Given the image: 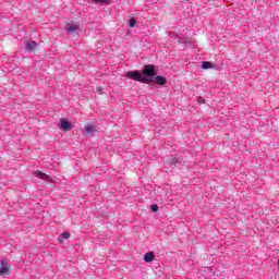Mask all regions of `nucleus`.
Returning a JSON list of instances; mask_svg holds the SVG:
<instances>
[{"label":"nucleus","mask_w":279,"mask_h":279,"mask_svg":"<svg viewBox=\"0 0 279 279\" xmlns=\"http://www.w3.org/2000/svg\"><path fill=\"white\" fill-rule=\"evenodd\" d=\"M205 101H206V100H204L203 97H198V98H197V102H198V104H204Z\"/></svg>","instance_id":"16"},{"label":"nucleus","mask_w":279,"mask_h":279,"mask_svg":"<svg viewBox=\"0 0 279 279\" xmlns=\"http://www.w3.org/2000/svg\"><path fill=\"white\" fill-rule=\"evenodd\" d=\"M60 130H63V132H69L70 130H73V124H71V122H69L66 119L61 118Z\"/></svg>","instance_id":"3"},{"label":"nucleus","mask_w":279,"mask_h":279,"mask_svg":"<svg viewBox=\"0 0 279 279\" xmlns=\"http://www.w3.org/2000/svg\"><path fill=\"white\" fill-rule=\"evenodd\" d=\"M34 175L36 178H39V180H45L46 182H53V178H51L50 175H48L45 172H41L39 170L35 171Z\"/></svg>","instance_id":"4"},{"label":"nucleus","mask_w":279,"mask_h":279,"mask_svg":"<svg viewBox=\"0 0 279 279\" xmlns=\"http://www.w3.org/2000/svg\"><path fill=\"white\" fill-rule=\"evenodd\" d=\"M77 29H80V26L74 23H68L65 26L68 34H74V32H77Z\"/></svg>","instance_id":"5"},{"label":"nucleus","mask_w":279,"mask_h":279,"mask_svg":"<svg viewBox=\"0 0 279 279\" xmlns=\"http://www.w3.org/2000/svg\"><path fill=\"white\" fill-rule=\"evenodd\" d=\"M129 80H135V82H141V84H151V77L141 75L138 71H129L125 74Z\"/></svg>","instance_id":"1"},{"label":"nucleus","mask_w":279,"mask_h":279,"mask_svg":"<svg viewBox=\"0 0 279 279\" xmlns=\"http://www.w3.org/2000/svg\"><path fill=\"white\" fill-rule=\"evenodd\" d=\"M155 84H158L159 86H165L167 84V78L165 76H156L155 77Z\"/></svg>","instance_id":"8"},{"label":"nucleus","mask_w":279,"mask_h":279,"mask_svg":"<svg viewBox=\"0 0 279 279\" xmlns=\"http://www.w3.org/2000/svg\"><path fill=\"white\" fill-rule=\"evenodd\" d=\"M151 210H153V213H157V210H158V205H151Z\"/></svg>","instance_id":"15"},{"label":"nucleus","mask_w":279,"mask_h":279,"mask_svg":"<svg viewBox=\"0 0 279 279\" xmlns=\"http://www.w3.org/2000/svg\"><path fill=\"white\" fill-rule=\"evenodd\" d=\"M9 269V265L5 260L0 262V276H3Z\"/></svg>","instance_id":"7"},{"label":"nucleus","mask_w":279,"mask_h":279,"mask_svg":"<svg viewBox=\"0 0 279 279\" xmlns=\"http://www.w3.org/2000/svg\"><path fill=\"white\" fill-rule=\"evenodd\" d=\"M202 69H213V63L210 61H204L202 63Z\"/></svg>","instance_id":"10"},{"label":"nucleus","mask_w":279,"mask_h":279,"mask_svg":"<svg viewBox=\"0 0 279 279\" xmlns=\"http://www.w3.org/2000/svg\"><path fill=\"white\" fill-rule=\"evenodd\" d=\"M97 93H99L101 95V93H104V89L101 87H97Z\"/></svg>","instance_id":"17"},{"label":"nucleus","mask_w":279,"mask_h":279,"mask_svg":"<svg viewBox=\"0 0 279 279\" xmlns=\"http://www.w3.org/2000/svg\"><path fill=\"white\" fill-rule=\"evenodd\" d=\"M142 73L145 75L144 77H154L156 76V66L147 64L144 66Z\"/></svg>","instance_id":"2"},{"label":"nucleus","mask_w":279,"mask_h":279,"mask_svg":"<svg viewBox=\"0 0 279 279\" xmlns=\"http://www.w3.org/2000/svg\"><path fill=\"white\" fill-rule=\"evenodd\" d=\"M61 236H62V239H71V233H69V232H63V233L61 234Z\"/></svg>","instance_id":"13"},{"label":"nucleus","mask_w":279,"mask_h":279,"mask_svg":"<svg viewBox=\"0 0 279 279\" xmlns=\"http://www.w3.org/2000/svg\"><path fill=\"white\" fill-rule=\"evenodd\" d=\"M60 243H62V239H59Z\"/></svg>","instance_id":"19"},{"label":"nucleus","mask_w":279,"mask_h":279,"mask_svg":"<svg viewBox=\"0 0 279 279\" xmlns=\"http://www.w3.org/2000/svg\"><path fill=\"white\" fill-rule=\"evenodd\" d=\"M38 47L36 41H26L25 44V51H34Z\"/></svg>","instance_id":"6"},{"label":"nucleus","mask_w":279,"mask_h":279,"mask_svg":"<svg viewBox=\"0 0 279 279\" xmlns=\"http://www.w3.org/2000/svg\"><path fill=\"white\" fill-rule=\"evenodd\" d=\"M85 132H87V134H93V132H95V126L93 124H88L85 126Z\"/></svg>","instance_id":"11"},{"label":"nucleus","mask_w":279,"mask_h":279,"mask_svg":"<svg viewBox=\"0 0 279 279\" xmlns=\"http://www.w3.org/2000/svg\"><path fill=\"white\" fill-rule=\"evenodd\" d=\"M94 3H108V0H92Z\"/></svg>","instance_id":"14"},{"label":"nucleus","mask_w":279,"mask_h":279,"mask_svg":"<svg viewBox=\"0 0 279 279\" xmlns=\"http://www.w3.org/2000/svg\"><path fill=\"white\" fill-rule=\"evenodd\" d=\"M177 162H180V161L177 160L175 162H173V165H175Z\"/></svg>","instance_id":"18"},{"label":"nucleus","mask_w":279,"mask_h":279,"mask_svg":"<svg viewBox=\"0 0 279 279\" xmlns=\"http://www.w3.org/2000/svg\"><path fill=\"white\" fill-rule=\"evenodd\" d=\"M136 26V20L131 19L129 22V27H135Z\"/></svg>","instance_id":"12"},{"label":"nucleus","mask_w":279,"mask_h":279,"mask_svg":"<svg viewBox=\"0 0 279 279\" xmlns=\"http://www.w3.org/2000/svg\"><path fill=\"white\" fill-rule=\"evenodd\" d=\"M154 258H155V256H154L153 252H148L144 256L145 263H153Z\"/></svg>","instance_id":"9"}]
</instances>
